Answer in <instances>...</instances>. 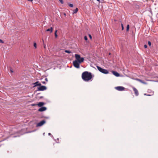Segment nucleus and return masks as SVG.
I'll list each match as a JSON object with an SVG mask.
<instances>
[{"label":"nucleus","instance_id":"3","mask_svg":"<svg viewBox=\"0 0 158 158\" xmlns=\"http://www.w3.org/2000/svg\"><path fill=\"white\" fill-rule=\"evenodd\" d=\"M97 68L99 71L103 73L106 74L109 73V72L107 70L102 69L100 67L97 66Z\"/></svg>","mask_w":158,"mask_h":158},{"label":"nucleus","instance_id":"31","mask_svg":"<svg viewBox=\"0 0 158 158\" xmlns=\"http://www.w3.org/2000/svg\"><path fill=\"white\" fill-rule=\"evenodd\" d=\"M144 95H147V96H151V95H150V94H144Z\"/></svg>","mask_w":158,"mask_h":158},{"label":"nucleus","instance_id":"2","mask_svg":"<svg viewBox=\"0 0 158 158\" xmlns=\"http://www.w3.org/2000/svg\"><path fill=\"white\" fill-rule=\"evenodd\" d=\"M75 57L76 59V60L77 61L80 63H82L84 60V58L83 57H81L79 55L75 54Z\"/></svg>","mask_w":158,"mask_h":158},{"label":"nucleus","instance_id":"36","mask_svg":"<svg viewBox=\"0 0 158 158\" xmlns=\"http://www.w3.org/2000/svg\"><path fill=\"white\" fill-rule=\"evenodd\" d=\"M100 0H97V1H99Z\"/></svg>","mask_w":158,"mask_h":158},{"label":"nucleus","instance_id":"23","mask_svg":"<svg viewBox=\"0 0 158 158\" xmlns=\"http://www.w3.org/2000/svg\"><path fill=\"white\" fill-rule=\"evenodd\" d=\"M148 45H149V46H151V42L150 41H148Z\"/></svg>","mask_w":158,"mask_h":158},{"label":"nucleus","instance_id":"35","mask_svg":"<svg viewBox=\"0 0 158 158\" xmlns=\"http://www.w3.org/2000/svg\"><path fill=\"white\" fill-rule=\"evenodd\" d=\"M48 135H51V133H48Z\"/></svg>","mask_w":158,"mask_h":158},{"label":"nucleus","instance_id":"10","mask_svg":"<svg viewBox=\"0 0 158 158\" xmlns=\"http://www.w3.org/2000/svg\"><path fill=\"white\" fill-rule=\"evenodd\" d=\"M46 107H42L39 109L38 110L40 112H42L46 110Z\"/></svg>","mask_w":158,"mask_h":158},{"label":"nucleus","instance_id":"26","mask_svg":"<svg viewBox=\"0 0 158 158\" xmlns=\"http://www.w3.org/2000/svg\"><path fill=\"white\" fill-rule=\"evenodd\" d=\"M45 80L46 81V82H48V80L47 78H46L45 79Z\"/></svg>","mask_w":158,"mask_h":158},{"label":"nucleus","instance_id":"15","mask_svg":"<svg viewBox=\"0 0 158 158\" xmlns=\"http://www.w3.org/2000/svg\"><path fill=\"white\" fill-rule=\"evenodd\" d=\"M57 31V30H56L55 31V37H56V38L57 37V35L56 33Z\"/></svg>","mask_w":158,"mask_h":158},{"label":"nucleus","instance_id":"32","mask_svg":"<svg viewBox=\"0 0 158 158\" xmlns=\"http://www.w3.org/2000/svg\"><path fill=\"white\" fill-rule=\"evenodd\" d=\"M10 72L11 73H13V71L11 69H10Z\"/></svg>","mask_w":158,"mask_h":158},{"label":"nucleus","instance_id":"1","mask_svg":"<svg viewBox=\"0 0 158 158\" xmlns=\"http://www.w3.org/2000/svg\"><path fill=\"white\" fill-rule=\"evenodd\" d=\"M81 77L84 81H88L92 79V76L91 73L88 71H85L82 73Z\"/></svg>","mask_w":158,"mask_h":158},{"label":"nucleus","instance_id":"12","mask_svg":"<svg viewBox=\"0 0 158 158\" xmlns=\"http://www.w3.org/2000/svg\"><path fill=\"white\" fill-rule=\"evenodd\" d=\"M39 82L37 81L36 82L33 83V84L35 85L34 86H41V84L40 83H39Z\"/></svg>","mask_w":158,"mask_h":158},{"label":"nucleus","instance_id":"6","mask_svg":"<svg viewBox=\"0 0 158 158\" xmlns=\"http://www.w3.org/2000/svg\"><path fill=\"white\" fill-rule=\"evenodd\" d=\"M46 123V122L45 120H43L41 121H40V122L38 123L37 124V127H40L42 126L44 124Z\"/></svg>","mask_w":158,"mask_h":158},{"label":"nucleus","instance_id":"28","mask_svg":"<svg viewBox=\"0 0 158 158\" xmlns=\"http://www.w3.org/2000/svg\"><path fill=\"white\" fill-rule=\"evenodd\" d=\"M144 48H147V45H146V44L144 45Z\"/></svg>","mask_w":158,"mask_h":158},{"label":"nucleus","instance_id":"9","mask_svg":"<svg viewBox=\"0 0 158 158\" xmlns=\"http://www.w3.org/2000/svg\"><path fill=\"white\" fill-rule=\"evenodd\" d=\"M133 89L135 95L136 96H138L139 95V93L137 89L135 87H133Z\"/></svg>","mask_w":158,"mask_h":158},{"label":"nucleus","instance_id":"20","mask_svg":"<svg viewBox=\"0 0 158 158\" xmlns=\"http://www.w3.org/2000/svg\"><path fill=\"white\" fill-rule=\"evenodd\" d=\"M69 6L70 7H73V5L72 4H69Z\"/></svg>","mask_w":158,"mask_h":158},{"label":"nucleus","instance_id":"21","mask_svg":"<svg viewBox=\"0 0 158 158\" xmlns=\"http://www.w3.org/2000/svg\"><path fill=\"white\" fill-rule=\"evenodd\" d=\"M122 30H123L124 29L123 25V24H121Z\"/></svg>","mask_w":158,"mask_h":158},{"label":"nucleus","instance_id":"33","mask_svg":"<svg viewBox=\"0 0 158 158\" xmlns=\"http://www.w3.org/2000/svg\"><path fill=\"white\" fill-rule=\"evenodd\" d=\"M46 45L44 44V48H46Z\"/></svg>","mask_w":158,"mask_h":158},{"label":"nucleus","instance_id":"27","mask_svg":"<svg viewBox=\"0 0 158 158\" xmlns=\"http://www.w3.org/2000/svg\"><path fill=\"white\" fill-rule=\"evenodd\" d=\"M0 43H4L3 41L2 40L0 39Z\"/></svg>","mask_w":158,"mask_h":158},{"label":"nucleus","instance_id":"17","mask_svg":"<svg viewBox=\"0 0 158 158\" xmlns=\"http://www.w3.org/2000/svg\"><path fill=\"white\" fill-rule=\"evenodd\" d=\"M65 52L66 53H71V51H69V50H65Z\"/></svg>","mask_w":158,"mask_h":158},{"label":"nucleus","instance_id":"14","mask_svg":"<svg viewBox=\"0 0 158 158\" xmlns=\"http://www.w3.org/2000/svg\"><path fill=\"white\" fill-rule=\"evenodd\" d=\"M78 8H76V9L73 11V14H74L76 13L78 11Z\"/></svg>","mask_w":158,"mask_h":158},{"label":"nucleus","instance_id":"37","mask_svg":"<svg viewBox=\"0 0 158 158\" xmlns=\"http://www.w3.org/2000/svg\"><path fill=\"white\" fill-rule=\"evenodd\" d=\"M64 15H66L65 13H64Z\"/></svg>","mask_w":158,"mask_h":158},{"label":"nucleus","instance_id":"16","mask_svg":"<svg viewBox=\"0 0 158 158\" xmlns=\"http://www.w3.org/2000/svg\"><path fill=\"white\" fill-rule=\"evenodd\" d=\"M129 25L128 24L127 26V31H128L129 30Z\"/></svg>","mask_w":158,"mask_h":158},{"label":"nucleus","instance_id":"5","mask_svg":"<svg viewBox=\"0 0 158 158\" xmlns=\"http://www.w3.org/2000/svg\"><path fill=\"white\" fill-rule=\"evenodd\" d=\"M38 88V90L39 91H43L47 89V87L44 86H40Z\"/></svg>","mask_w":158,"mask_h":158},{"label":"nucleus","instance_id":"34","mask_svg":"<svg viewBox=\"0 0 158 158\" xmlns=\"http://www.w3.org/2000/svg\"><path fill=\"white\" fill-rule=\"evenodd\" d=\"M29 1L32 2L33 0H27Z\"/></svg>","mask_w":158,"mask_h":158},{"label":"nucleus","instance_id":"11","mask_svg":"<svg viewBox=\"0 0 158 158\" xmlns=\"http://www.w3.org/2000/svg\"><path fill=\"white\" fill-rule=\"evenodd\" d=\"M112 73L116 77H119V74L115 71H112Z\"/></svg>","mask_w":158,"mask_h":158},{"label":"nucleus","instance_id":"18","mask_svg":"<svg viewBox=\"0 0 158 158\" xmlns=\"http://www.w3.org/2000/svg\"><path fill=\"white\" fill-rule=\"evenodd\" d=\"M34 46L35 48H36V44L35 43H34Z\"/></svg>","mask_w":158,"mask_h":158},{"label":"nucleus","instance_id":"13","mask_svg":"<svg viewBox=\"0 0 158 158\" xmlns=\"http://www.w3.org/2000/svg\"><path fill=\"white\" fill-rule=\"evenodd\" d=\"M46 31H50L51 33L52 32V31H53V28H52V27H51L50 28H49V29H47L46 30Z\"/></svg>","mask_w":158,"mask_h":158},{"label":"nucleus","instance_id":"29","mask_svg":"<svg viewBox=\"0 0 158 158\" xmlns=\"http://www.w3.org/2000/svg\"><path fill=\"white\" fill-rule=\"evenodd\" d=\"M42 83L44 84H45L46 83V82L45 81H42Z\"/></svg>","mask_w":158,"mask_h":158},{"label":"nucleus","instance_id":"7","mask_svg":"<svg viewBox=\"0 0 158 158\" xmlns=\"http://www.w3.org/2000/svg\"><path fill=\"white\" fill-rule=\"evenodd\" d=\"M115 89L119 91H122L124 90L125 88L123 86H117L115 87Z\"/></svg>","mask_w":158,"mask_h":158},{"label":"nucleus","instance_id":"24","mask_svg":"<svg viewBox=\"0 0 158 158\" xmlns=\"http://www.w3.org/2000/svg\"><path fill=\"white\" fill-rule=\"evenodd\" d=\"M135 80L138 81H140V79L138 78H135Z\"/></svg>","mask_w":158,"mask_h":158},{"label":"nucleus","instance_id":"22","mask_svg":"<svg viewBox=\"0 0 158 158\" xmlns=\"http://www.w3.org/2000/svg\"><path fill=\"white\" fill-rule=\"evenodd\" d=\"M84 39L85 40H88L87 37L86 36H85L84 37Z\"/></svg>","mask_w":158,"mask_h":158},{"label":"nucleus","instance_id":"8","mask_svg":"<svg viewBox=\"0 0 158 158\" xmlns=\"http://www.w3.org/2000/svg\"><path fill=\"white\" fill-rule=\"evenodd\" d=\"M44 104V103L43 102H40L38 103L37 104H33L32 106L38 105L39 107H41Z\"/></svg>","mask_w":158,"mask_h":158},{"label":"nucleus","instance_id":"4","mask_svg":"<svg viewBox=\"0 0 158 158\" xmlns=\"http://www.w3.org/2000/svg\"><path fill=\"white\" fill-rule=\"evenodd\" d=\"M78 61L76 60H75L73 61V64L74 66L76 68H80L79 64Z\"/></svg>","mask_w":158,"mask_h":158},{"label":"nucleus","instance_id":"30","mask_svg":"<svg viewBox=\"0 0 158 158\" xmlns=\"http://www.w3.org/2000/svg\"><path fill=\"white\" fill-rule=\"evenodd\" d=\"M89 36L90 39H92V36L90 35H89Z\"/></svg>","mask_w":158,"mask_h":158},{"label":"nucleus","instance_id":"25","mask_svg":"<svg viewBox=\"0 0 158 158\" xmlns=\"http://www.w3.org/2000/svg\"><path fill=\"white\" fill-rule=\"evenodd\" d=\"M59 1L61 3L63 4V1L62 0H59Z\"/></svg>","mask_w":158,"mask_h":158},{"label":"nucleus","instance_id":"19","mask_svg":"<svg viewBox=\"0 0 158 158\" xmlns=\"http://www.w3.org/2000/svg\"><path fill=\"white\" fill-rule=\"evenodd\" d=\"M139 82H140L142 83L143 84H145L146 83L144 81H143L142 80H140V81H139Z\"/></svg>","mask_w":158,"mask_h":158}]
</instances>
